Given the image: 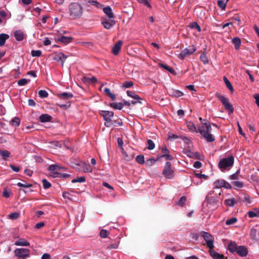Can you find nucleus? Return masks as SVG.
<instances>
[{"mask_svg": "<svg viewBox=\"0 0 259 259\" xmlns=\"http://www.w3.org/2000/svg\"><path fill=\"white\" fill-rule=\"evenodd\" d=\"M214 184L215 185V188H222L223 187H224L226 188L231 187V186L229 184H227L228 186H226L225 185L226 184V181L222 179L218 180L216 181L214 183Z\"/></svg>", "mask_w": 259, "mask_h": 259, "instance_id": "obj_15", "label": "nucleus"}, {"mask_svg": "<svg viewBox=\"0 0 259 259\" xmlns=\"http://www.w3.org/2000/svg\"><path fill=\"white\" fill-rule=\"evenodd\" d=\"M195 176L197 178L204 179V180L207 179L208 178L207 176L203 175V174H199V173L195 174Z\"/></svg>", "mask_w": 259, "mask_h": 259, "instance_id": "obj_59", "label": "nucleus"}, {"mask_svg": "<svg viewBox=\"0 0 259 259\" xmlns=\"http://www.w3.org/2000/svg\"><path fill=\"white\" fill-rule=\"evenodd\" d=\"M14 253L17 259H26L30 256V250L27 248H16Z\"/></svg>", "mask_w": 259, "mask_h": 259, "instance_id": "obj_4", "label": "nucleus"}, {"mask_svg": "<svg viewBox=\"0 0 259 259\" xmlns=\"http://www.w3.org/2000/svg\"><path fill=\"white\" fill-rule=\"evenodd\" d=\"M234 161V157L232 156L221 159L218 164V166L222 171L229 170L233 165Z\"/></svg>", "mask_w": 259, "mask_h": 259, "instance_id": "obj_3", "label": "nucleus"}, {"mask_svg": "<svg viewBox=\"0 0 259 259\" xmlns=\"http://www.w3.org/2000/svg\"><path fill=\"white\" fill-rule=\"evenodd\" d=\"M147 149L151 150L155 148V144L152 140L149 139L147 140Z\"/></svg>", "mask_w": 259, "mask_h": 259, "instance_id": "obj_46", "label": "nucleus"}, {"mask_svg": "<svg viewBox=\"0 0 259 259\" xmlns=\"http://www.w3.org/2000/svg\"><path fill=\"white\" fill-rule=\"evenodd\" d=\"M216 96L221 101L226 110L230 113L233 112L234 108L232 105L229 102V100L227 98L222 96L220 94H217Z\"/></svg>", "mask_w": 259, "mask_h": 259, "instance_id": "obj_5", "label": "nucleus"}, {"mask_svg": "<svg viewBox=\"0 0 259 259\" xmlns=\"http://www.w3.org/2000/svg\"><path fill=\"white\" fill-rule=\"evenodd\" d=\"M110 106L115 109L121 110L123 108V104L120 102H114L110 103Z\"/></svg>", "mask_w": 259, "mask_h": 259, "instance_id": "obj_32", "label": "nucleus"}, {"mask_svg": "<svg viewBox=\"0 0 259 259\" xmlns=\"http://www.w3.org/2000/svg\"><path fill=\"white\" fill-rule=\"evenodd\" d=\"M101 23L105 29H109L114 26L115 24V21L113 19H109V20H107L106 18H103Z\"/></svg>", "mask_w": 259, "mask_h": 259, "instance_id": "obj_10", "label": "nucleus"}, {"mask_svg": "<svg viewBox=\"0 0 259 259\" xmlns=\"http://www.w3.org/2000/svg\"><path fill=\"white\" fill-rule=\"evenodd\" d=\"M31 55L33 57H39L41 55V51L40 50H32L31 52Z\"/></svg>", "mask_w": 259, "mask_h": 259, "instance_id": "obj_50", "label": "nucleus"}, {"mask_svg": "<svg viewBox=\"0 0 259 259\" xmlns=\"http://www.w3.org/2000/svg\"><path fill=\"white\" fill-rule=\"evenodd\" d=\"M211 131L212 128L208 121L202 123V125L198 126V132L207 142H211L215 140L214 137L211 134Z\"/></svg>", "mask_w": 259, "mask_h": 259, "instance_id": "obj_1", "label": "nucleus"}, {"mask_svg": "<svg viewBox=\"0 0 259 259\" xmlns=\"http://www.w3.org/2000/svg\"><path fill=\"white\" fill-rule=\"evenodd\" d=\"M42 184H43V187L45 189H48L51 186V183L48 182L46 179H43L42 181Z\"/></svg>", "mask_w": 259, "mask_h": 259, "instance_id": "obj_52", "label": "nucleus"}, {"mask_svg": "<svg viewBox=\"0 0 259 259\" xmlns=\"http://www.w3.org/2000/svg\"><path fill=\"white\" fill-rule=\"evenodd\" d=\"M257 212H259V211H257V209L255 208L254 211H249L247 214L249 218H253L254 217H259L257 214Z\"/></svg>", "mask_w": 259, "mask_h": 259, "instance_id": "obj_39", "label": "nucleus"}, {"mask_svg": "<svg viewBox=\"0 0 259 259\" xmlns=\"http://www.w3.org/2000/svg\"><path fill=\"white\" fill-rule=\"evenodd\" d=\"M200 59L204 64H206L208 63V59L205 52L201 54Z\"/></svg>", "mask_w": 259, "mask_h": 259, "instance_id": "obj_38", "label": "nucleus"}, {"mask_svg": "<svg viewBox=\"0 0 259 259\" xmlns=\"http://www.w3.org/2000/svg\"><path fill=\"white\" fill-rule=\"evenodd\" d=\"M104 92L108 95L111 99L112 101H114L116 99V96L114 94H112L110 92V89L106 88H105L103 90Z\"/></svg>", "mask_w": 259, "mask_h": 259, "instance_id": "obj_34", "label": "nucleus"}, {"mask_svg": "<svg viewBox=\"0 0 259 259\" xmlns=\"http://www.w3.org/2000/svg\"><path fill=\"white\" fill-rule=\"evenodd\" d=\"M196 48L194 46L189 47V48H185L179 55L178 58L183 60L186 57L189 56L196 51Z\"/></svg>", "mask_w": 259, "mask_h": 259, "instance_id": "obj_8", "label": "nucleus"}, {"mask_svg": "<svg viewBox=\"0 0 259 259\" xmlns=\"http://www.w3.org/2000/svg\"><path fill=\"white\" fill-rule=\"evenodd\" d=\"M218 6L223 10H225L227 5V2L223 0H219L217 2Z\"/></svg>", "mask_w": 259, "mask_h": 259, "instance_id": "obj_40", "label": "nucleus"}, {"mask_svg": "<svg viewBox=\"0 0 259 259\" xmlns=\"http://www.w3.org/2000/svg\"><path fill=\"white\" fill-rule=\"evenodd\" d=\"M24 173L29 177H31L33 174V171L31 169H26L24 170Z\"/></svg>", "mask_w": 259, "mask_h": 259, "instance_id": "obj_63", "label": "nucleus"}, {"mask_svg": "<svg viewBox=\"0 0 259 259\" xmlns=\"http://www.w3.org/2000/svg\"><path fill=\"white\" fill-rule=\"evenodd\" d=\"M138 2L141 4H143L144 6L148 8H151L150 4L148 2V0H137Z\"/></svg>", "mask_w": 259, "mask_h": 259, "instance_id": "obj_55", "label": "nucleus"}, {"mask_svg": "<svg viewBox=\"0 0 259 259\" xmlns=\"http://www.w3.org/2000/svg\"><path fill=\"white\" fill-rule=\"evenodd\" d=\"M122 45V42L121 40H119L113 47L112 52L114 55H117L119 54Z\"/></svg>", "mask_w": 259, "mask_h": 259, "instance_id": "obj_14", "label": "nucleus"}, {"mask_svg": "<svg viewBox=\"0 0 259 259\" xmlns=\"http://www.w3.org/2000/svg\"><path fill=\"white\" fill-rule=\"evenodd\" d=\"M68 14L73 19H80L83 14V7L78 3L72 2L68 6Z\"/></svg>", "mask_w": 259, "mask_h": 259, "instance_id": "obj_2", "label": "nucleus"}, {"mask_svg": "<svg viewBox=\"0 0 259 259\" xmlns=\"http://www.w3.org/2000/svg\"><path fill=\"white\" fill-rule=\"evenodd\" d=\"M14 244L16 246H28L30 243L28 241L23 238H20L17 240Z\"/></svg>", "mask_w": 259, "mask_h": 259, "instance_id": "obj_21", "label": "nucleus"}, {"mask_svg": "<svg viewBox=\"0 0 259 259\" xmlns=\"http://www.w3.org/2000/svg\"><path fill=\"white\" fill-rule=\"evenodd\" d=\"M100 114L104 117L105 120H110L114 115L112 111L102 110L100 112Z\"/></svg>", "mask_w": 259, "mask_h": 259, "instance_id": "obj_13", "label": "nucleus"}, {"mask_svg": "<svg viewBox=\"0 0 259 259\" xmlns=\"http://www.w3.org/2000/svg\"><path fill=\"white\" fill-rule=\"evenodd\" d=\"M134 83L132 81H126L122 83L121 87L124 88H129L133 87Z\"/></svg>", "mask_w": 259, "mask_h": 259, "instance_id": "obj_44", "label": "nucleus"}, {"mask_svg": "<svg viewBox=\"0 0 259 259\" xmlns=\"http://www.w3.org/2000/svg\"><path fill=\"white\" fill-rule=\"evenodd\" d=\"M81 80L85 84H90L91 83H96L98 81L97 78L95 76H92L91 77L83 76L81 78Z\"/></svg>", "mask_w": 259, "mask_h": 259, "instance_id": "obj_17", "label": "nucleus"}, {"mask_svg": "<svg viewBox=\"0 0 259 259\" xmlns=\"http://www.w3.org/2000/svg\"><path fill=\"white\" fill-rule=\"evenodd\" d=\"M191 27L192 28L196 29L199 32L201 31V28L200 26L196 23L193 22L191 24Z\"/></svg>", "mask_w": 259, "mask_h": 259, "instance_id": "obj_56", "label": "nucleus"}, {"mask_svg": "<svg viewBox=\"0 0 259 259\" xmlns=\"http://www.w3.org/2000/svg\"><path fill=\"white\" fill-rule=\"evenodd\" d=\"M52 119V117L47 114H44L40 116L39 120L42 122L50 121Z\"/></svg>", "mask_w": 259, "mask_h": 259, "instance_id": "obj_30", "label": "nucleus"}, {"mask_svg": "<svg viewBox=\"0 0 259 259\" xmlns=\"http://www.w3.org/2000/svg\"><path fill=\"white\" fill-rule=\"evenodd\" d=\"M171 165L170 162H166L162 171V175L166 179H172L174 177V170L171 168Z\"/></svg>", "mask_w": 259, "mask_h": 259, "instance_id": "obj_7", "label": "nucleus"}, {"mask_svg": "<svg viewBox=\"0 0 259 259\" xmlns=\"http://www.w3.org/2000/svg\"><path fill=\"white\" fill-rule=\"evenodd\" d=\"M237 221V219L235 217L232 218L230 219L227 220L226 221V225L229 226L236 223Z\"/></svg>", "mask_w": 259, "mask_h": 259, "instance_id": "obj_43", "label": "nucleus"}, {"mask_svg": "<svg viewBox=\"0 0 259 259\" xmlns=\"http://www.w3.org/2000/svg\"><path fill=\"white\" fill-rule=\"evenodd\" d=\"M73 39V38L72 37H68V36H62L60 38H59L58 40L59 41L65 44H67L69 42H71Z\"/></svg>", "mask_w": 259, "mask_h": 259, "instance_id": "obj_25", "label": "nucleus"}, {"mask_svg": "<svg viewBox=\"0 0 259 259\" xmlns=\"http://www.w3.org/2000/svg\"><path fill=\"white\" fill-rule=\"evenodd\" d=\"M80 165L81 166L82 170L84 172H92L93 171V169L91 166L85 162H81Z\"/></svg>", "mask_w": 259, "mask_h": 259, "instance_id": "obj_23", "label": "nucleus"}, {"mask_svg": "<svg viewBox=\"0 0 259 259\" xmlns=\"http://www.w3.org/2000/svg\"><path fill=\"white\" fill-rule=\"evenodd\" d=\"M232 42L235 46V48L236 50H238L240 47L241 45V39L240 38L238 37H234L232 39Z\"/></svg>", "mask_w": 259, "mask_h": 259, "instance_id": "obj_27", "label": "nucleus"}, {"mask_svg": "<svg viewBox=\"0 0 259 259\" xmlns=\"http://www.w3.org/2000/svg\"><path fill=\"white\" fill-rule=\"evenodd\" d=\"M14 37L17 41H22L24 37L23 32L21 30H17L14 32Z\"/></svg>", "mask_w": 259, "mask_h": 259, "instance_id": "obj_24", "label": "nucleus"}, {"mask_svg": "<svg viewBox=\"0 0 259 259\" xmlns=\"http://www.w3.org/2000/svg\"><path fill=\"white\" fill-rule=\"evenodd\" d=\"M239 246L235 241H231L228 245V249L231 253L236 252Z\"/></svg>", "mask_w": 259, "mask_h": 259, "instance_id": "obj_19", "label": "nucleus"}, {"mask_svg": "<svg viewBox=\"0 0 259 259\" xmlns=\"http://www.w3.org/2000/svg\"><path fill=\"white\" fill-rule=\"evenodd\" d=\"M254 98L255 99V103L257 106L259 107V94H255L254 95Z\"/></svg>", "mask_w": 259, "mask_h": 259, "instance_id": "obj_64", "label": "nucleus"}, {"mask_svg": "<svg viewBox=\"0 0 259 259\" xmlns=\"http://www.w3.org/2000/svg\"><path fill=\"white\" fill-rule=\"evenodd\" d=\"M9 218L12 220H16L19 217V213L18 212L11 213L9 215Z\"/></svg>", "mask_w": 259, "mask_h": 259, "instance_id": "obj_54", "label": "nucleus"}, {"mask_svg": "<svg viewBox=\"0 0 259 259\" xmlns=\"http://www.w3.org/2000/svg\"><path fill=\"white\" fill-rule=\"evenodd\" d=\"M85 181V178L84 177H77L76 179H74L71 181V182L72 183H82L84 182Z\"/></svg>", "mask_w": 259, "mask_h": 259, "instance_id": "obj_45", "label": "nucleus"}, {"mask_svg": "<svg viewBox=\"0 0 259 259\" xmlns=\"http://www.w3.org/2000/svg\"><path fill=\"white\" fill-rule=\"evenodd\" d=\"M225 204L228 206H233L237 203V201L235 198L227 199L225 201Z\"/></svg>", "mask_w": 259, "mask_h": 259, "instance_id": "obj_31", "label": "nucleus"}, {"mask_svg": "<svg viewBox=\"0 0 259 259\" xmlns=\"http://www.w3.org/2000/svg\"><path fill=\"white\" fill-rule=\"evenodd\" d=\"M17 185L21 187H24V188H29L32 186V184H23L20 182L18 183Z\"/></svg>", "mask_w": 259, "mask_h": 259, "instance_id": "obj_58", "label": "nucleus"}, {"mask_svg": "<svg viewBox=\"0 0 259 259\" xmlns=\"http://www.w3.org/2000/svg\"><path fill=\"white\" fill-rule=\"evenodd\" d=\"M56 169H57V164L51 165L48 167V170L51 173L52 176H53L54 178H67L69 176V175L68 174H63L60 172L55 171Z\"/></svg>", "mask_w": 259, "mask_h": 259, "instance_id": "obj_9", "label": "nucleus"}, {"mask_svg": "<svg viewBox=\"0 0 259 259\" xmlns=\"http://www.w3.org/2000/svg\"><path fill=\"white\" fill-rule=\"evenodd\" d=\"M186 196H182L181 197L179 201H178V204L180 205V206H183L185 204V202L186 201Z\"/></svg>", "mask_w": 259, "mask_h": 259, "instance_id": "obj_51", "label": "nucleus"}, {"mask_svg": "<svg viewBox=\"0 0 259 259\" xmlns=\"http://www.w3.org/2000/svg\"><path fill=\"white\" fill-rule=\"evenodd\" d=\"M160 157H164L165 159L169 160L173 159V157L168 154H163Z\"/></svg>", "mask_w": 259, "mask_h": 259, "instance_id": "obj_60", "label": "nucleus"}, {"mask_svg": "<svg viewBox=\"0 0 259 259\" xmlns=\"http://www.w3.org/2000/svg\"><path fill=\"white\" fill-rule=\"evenodd\" d=\"M72 195L68 192H64L63 193V197L64 199H68L70 200H72Z\"/></svg>", "mask_w": 259, "mask_h": 259, "instance_id": "obj_49", "label": "nucleus"}, {"mask_svg": "<svg viewBox=\"0 0 259 259\" xmlns=\"http://www.w3.org/2000/svg\"><path fill=\"white\" fill-rule=\"evenodd\" d=\"M169 95L174 97H180L182 96L184 94L183 93L179 90L170 89L168 91Z\"/></svg>", "mask_w": 259, "mask_h": 259, "instance_id": "obj_20", "label": "nucleus"}, {"mask_svg": "<svg viewBox=\"0 0 259 259\" xmlns=\"http://www.w3.org/2000/svg\"><path fill=\"white\" fill-rule=\"evenodd\" d=\"M0 156L4 160H6L10 157V152L6 150H0Z\"/></svg>", "mask_w": 259, "mask_h": 259, "instance_id": "obj_28", "label": "nucleus"}, {"mask_svg": "<svg viewBox=\"0 0 259 259\" xmlns=\"http://www.w3.org/2000/svg\"><path fill=\"white\" fill-rule=\"evenodd\" d=\"M126 94L128 96L133 98L134 100H141V98L139 97V96H138L133 91H127L126 92Z\"/></svg>", "mask_w": 259, "mask_h": 259, "instance_id": "obj_33", "label": "nucleus"}, {"mask_svg": "<svg viewBox=\"0 0 259 259\" xmlns=\"http://www.w3.org/2000/svg\"><path fill=\"white\" fill-rule=\"evenodd\" d=\"M232 185L234 186L235 189L241 188L244 186L243 182L240 181H234L232 182Z\"/></svg>", "mask_w": 259, "mask_h": 259, "instance_id": "obj_37", "label": "nucleus"}, {"mask_svg": "<svg viewBox=\"0 0 259 259\" xmlns=\"http://www.w3.org/2000/svg\"><path fill=\"white\" fill-rule=\"evenodd\" d=\"M236 252L240 256L245 257L247 255L248 251L245 246L240 245L238 246Z\"/></svg>", "mask_w": 259, "mask_h": 259, "instance_id": "obj_12", "label": "nucleus"}, {"mask_svg": "<svg viewBox=\"0 0 259 259\" xmlns=\"http://www.w3.org/2000/svg\"><path fill=\"white\" fill-rule=\"evenodd\" d=\"M57 96L60 99L68 100L72 98L73 95L71 93L64 92L57 94Z\"/></svg>", "mask_w": 259, "mask_h": 259, "instance_id": "obj_18", "label": "nucleus"}, {"mask_svg": "<svg viewBox=\"0 0 259 259\" xmlns=\"http://www.w3.org/2000/svg\"><path fill=\"white\" fill-rule=\"evenodd\" d=\"M202 236L206 242L207 246L210 249H213L214 247V237L209 233L202 231L201 232Z\"/></svg>", "mask_w": 259, "mask_h": 259, "instance_id": "obj_6", "label": "nucleus"}, {"mask_svg": "<svg viewBox=\"0 0 259 259\" xmlns=\"http://www.w3.org/2000/svg\"><path fill=\"white\" fill-rule=\"evenodd\" d=\"M11 122L13 126L15 127H17L20 124V120L18 117H15L11 120Z\"/></svg>", "mask_w": 259, "mask_h": 259, "instance_id": "obj_42", "label": "nucleus"}, {"mask_svg": "<svg viewBox=\"0 0 259 259\" xmlns=\"http://www.w3.org/2000/svg\"><path fill=\"white\" fill-rule=\"evenodd\" d=\"M9 38L8 34L5 33L0 34V47L3 46L7 39Z\"/></svg>", "mask_w": 259, "mask_h": 259, "instance_id": "obj_29", "label": "nucleus"}, {"mask_svg": "<svg viewBox=\"0 0 259 259\" xmlns=\"http://www.w3.org/2000/svg\"><path fill=\"white\" fill-rule=\"evenodd\" d=\"M117 143H118V147L120 148L121 150L123 151V142L122 139L120 138H118L117 139Z\"/></svg>", "mask_w": 259, "mask_h": 259, "instance_id": "obj_57", "label": "nucleus"}, {"mask_svg": "<svg viewBox=\"0 0 259 259\" xmlns=\"http://www.w3.org/2000/svg\"><path fill=\"white\" fill-rule=\"evenodd\" d=\"M224 81L226 84V87L230 90L231 92L233 91V88L232 85L230 81L227 79L226 76H224L223 77Z\"/></svg>", "mask_w": 259, "mask_h": 259, "instance_id": "obj_36", "label": "nucleus"}, {"mask_svg": "<svg viewBox=\"0 0 259 259\" xmlns=\"http://www.w3.org/2000/svg\"><path fill=\"white\" fill-rule=\"evenodd\" d=\"M103 12L109 17V19L114 18V15L111 8L109 7H106L103 8Z\"/></svg>", "mask_w": 259, "mask_h": 259, "instance_id": "obj_22", "label": "nucleus"}, {"mask_svg": "<svg viewBox=\"0 0 259 259\" xmlns=\"http://www.w3.org/2000/svg\"><path fill=\"white\" fill-rule=\"evenodd\" d=\"M230 179L231 180H237L238 179V171L231 175L230 176Z\"/></svg>", "mask_w": 259, "mask_h": 259, "instance_id": "obj_61", "label": "nucleus"}, {"mask_svg": "<svg viewBox=\"0 0 259 259\" xmlns=\"http://www.w3.org/2000/svg\"><path fill=\"white\" fill-rule=\"evenodd\" d=\"M186 154L190 157H195L196 155V153H194L190 150H187L186 151Z\"/></svg>", "mask_w": 259, "mask_h": 259, "instance_id": "obj_62", "label": "nucleus"}, {"mask_svg": "<svg viewBox=\"0 0 259 259\" xmlns=\"http://www.w3.org/2000/svg\"><path fill=\"white\" fill-rule=\"evenodd\" d=\"M30 80L25 78H22L18 81V84L20 86L26 85Z\"/></svg>", "mask_w": 259, "mask_h": 259, "instance_id": "obj_48", "label": "nucleus"}, {"mask_svg": "<svg viewBox=\"0 0 259 259\" xmlns=\"http://www.w3.org/2000/svg\"><path fill=\"white\" fill-rule=\"evenodd\" d=\"M136 161L140 164H143L145 163L144 156L143 155H139L136 158Z\"/></svg>", "mask_w": 259, "mask_h": 259, "instance_id": "obj_41", "label": "nucleus"}, {"mask_svg": "<svg viewBox=\"0 0 259 259\" xmlns=\"http://www.w3.org/2000/svg\"><path fill=\"white\" fill-rule=\"evenodd\" d=\"M109 232L104 229H102L100 231V236L101 238H105L107 237Z\"/></svg>", "mask_w": 259, "mask_h": 259, "instance_id": "obj_53", "label": "nucleus"}, {"mask_svg": "<svg viewBox=\"0 0 259 259\" xmlns=\"http://www.w3.org/2000/svg\"><path fill=\"white\" fill-rule=\"evenodd\" d=\"M38 94L40 98H47L49 95L46 91L42 90H39Z\"/></svg>", "mask_w": 259, "mask_h": 259, "instance_id": "obj_47", "label": "nucleus"}, {"mask_svg": "<svg viewBox=\"0 0 259 259\" xmlns=\"http://www.w3.org/2000/svg\"><path fill=\"white\" fill-rule=\"evenodd\" d=\"M159 66L167 70L168 71H169V72L173 74H176L175 70L166 64H159Z\"/></svg>", "mask_w": 259, "mask_h": 259, "instance_id": "obj_35", "label": "nucleus"}, {"mask_svg": "<svg viewBox=\"0 0 259 259\" xmlns=\"http://www.w3.org/2000/svg\"><path fill=\"white\" fill-rule=\"evenodd\" d=\"M67 59V56H65L63 53L60 52L56 54L54 57V60L57 62H61L62 66H63L64 63Z\"/></svg>", "mask_w": 259, "mask_h": 259, "instance_id": "obj_11", "label": "nucleus"}, {"mask_svg": "<svg viewBox=\"0 0 259 259\" xmlns=\"http://www.w3.org/2000/svg\"><path fill=\"white\" fill-rule=\"evenodd\" d=\"M209 252L210 256L214 259H227L223 254L217 252L213 249H210Z\"/></svg>", "mask_w": 259, "mask_h": 259, "instance_id": "obj_16", "label": "nucleus"}, {"mask_svg": "<svg viewBox=\"0 0 259 259\" xmlns=\"http://www.w3.org/2000/svg\"><path fill=\"white\" fill-rule=\"evenodd\" d=\"M186 124L190 131L196 133H198V130H197L196 127L193 122L191 121H187L186 122Z\"/></svg>", "mask_w": 259, "mask_h": 259, "instance_id": "obj_26", "label": "nucleus"}]
</instances>
